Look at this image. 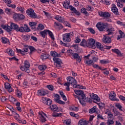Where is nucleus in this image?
Segmentation results:
<instances>
[{"label":"nucleus","instance_id":"1","mask_svg":"<svg viewBox=\"0 0 125 125\" xmlns=\"http://www.w3.org/2000/svg\"><path fill=\"white\" fill-rule=\"evenodd\" d=\"M12 27H14L16 32L24 33V32H30V31H31L26 24H24L23 26H21V27H19L17 24H12Z\"/></svg>","mask_w":125,"mask_h":125},{"label":"nucleus","instance_id":"2","mask_svg":"<svg viewBox=\"0 0 125 125\" xmlns=\"http://www.w3.org/2000/svg\"><path fill=\"white\" fill-rule=\"evenodd\" d=\"M96 27L100 32L106 31L108 24L107 23H103L102 22H99L96 24Z\"/></svg>","mask_w":125,"mask_h":125},{"label":"nucleus","instance_id":"3","mask_svg":"<svg viewBox=\"0 0 125 125\" xmlns=\"http://www.w3.org/2000/svg\"><path fill=\"white\" fill-rule=\"evenodd\" d=\"M47 117V116H46V114L44 113V112L42 111H40L39 112L38 119L40 122H42V123H45V122H46Z\"/></svg>","mask_w":125,"mask_h":125},{"label":"nucleus","instance_id":"4","mask_svg":"<svg viewBox=\"0 0 125 125\" xmlns=\"http://www.w3.org/2000/svg\"><path fill=\"white\" fill-rule=\"evenodd\" d=\"M71 36H74L73 32H70L69 33H66L63 35V41L64 42H71Z\"/></svg>","mask_w":125,"mask_h":125},{"label":"nucleus","instance_id":"5","mask_svg":"<svg viewBox=\"0 0 125 125\" xmlns=\"http://www.w3.org/2000/svg\"><path fill=\"white\" fill-rule=\"evenodd\" d=\"M26 13L31 18H37V14H36V13L32 8L28 9L26 11Z\"/></svg>","mask_w":125,"mask_h":125},{"label":"nucleus","instance_id":"6","mask_svg":"<svg viewBox=\"0 0 125 125\" xmlns=\"http://www.w3.org/2000/svg\"><path fill=\"white\" fill-rule=\"evenodd\" d=\"M13 24L17 25L15 23H11L10 26H8V25H2V28H3L4 30H5V31H7V32H11L12 31V29L15 30L14 27L12 26V25Z\"/></svg>","mask_w":125,"mask_h":125},{"label":"nucleus","instance_id":"7","mask_svg":"<svg viewBox=\"0 0 125 125\" xmlns=\"http://www.w3.org/2000/svg\"><path fill=\"white\" fill-rule=\"evenodd\" d=\"M75 93L77 96H79L80 98H82V99H84V97L85 95L84 93H83V91L81 90H74ZM75 95L74 96H75Z\"/></svg>","mask_w":125,"mask_h":125},{"label":"nucleus","instance_id":"8","mask_svg":"<svg viewBox=\"0 0 125 125\" xmlns=\"http://www.w3.org/2000/svg\"><path fill=\"white\" fill-rule=\"evenodd\" d=\"M87 46L91 48H93L95 46V41L93 39H90L87 41Z\"/></svg>","mask_w":125,"mask_h":125},{"label":"nucleus","instance_id":"9","mask_svg":"<svg viewBox=\"0 0 125 125\" xmlns=\"http://www.w3.org/2000/svg\"><path fill=\"white\" fill-rule=\"evenodd\" d=\"M66 80L68 83L73 85V87L75 85L77 84V81H76V79L71 76L67 77Z\"/></svg>","mask_w":125,"mask_h":125},{"label":"nucleus","instance_id":"10","mask_svg":"<svg viewBox=\"0 0 125 125\" xmlns=\"http://www.w3.org/2000/svg\"><path fill=\"white\" fill-rule=\"evenodd\" d=\"M84 60L85 64H87V65H92L93 63V61L89 59V56H85L84 57Z\"/></svg>","mask_w":125,"mask_h":125},{"label":"nucleus","instance_id":"11","mask_svg":"<svg viewBox=\"0 0 125 125\" xmlns=\"http://www.w3.org/2000/svg\"><path fill=\"white\" fill-rule=\"evenodd\" d=\"M99 15L103 18H109L110 16V13L108 12H99Z\"/></svg>","mask_w":125,"mask_h":125},{"label":"nucleus","instance_id":"12","mask_svg":"<svg viewBox=\"0 0 125 125\" xmlns=\"http://www.w3.org/2000/svg\"><path fill=\"white\" fill-rule=\"evenodd\" d=\"M111 38L108 37V35H104V38H103V42L105 43H110L111 42Z\"/></svg>","mask_w":125,"mask_h":125},{"label":"nucleus","instance_id":"13","mask_svg":"<svg viewBox=\"0 0 125 125\" xmlns=\"http://www.w3.org/2000/svg\"><path fill=\"white\" fill-rule=\"evenodd\" d=\"M48 92L47 91L43 89L39 90L37 92V94L39 96H44L46 95V94H48Z\"/></svg>","mask_w":125,"mask_h":125},{"label":"nucleus","instance_id":"14","mask_svg":"<svg viewBox=\"0 0 125 125\" xmlns=\"http://www.w3.org/2000/svg\"><path fill=\"white\" fill-rule=\"evenodd\" d=\"M47 34L49 35V36L50 37L52 40H53V46H57V44L54 42V35H53V33L51 31H50L49 30L47 29Z\"/></svg>","mask_w":125,"mask_h":125},{"label":"nucleus","instance_id":"15","mask_svg":"<svg viewBox=\"0 0 125 125\" xmlns=\"http://www.w3.org/2000/svg\"><path fill=\"white\" fill-rule=\"evenodd\" d=\"M111 11L114 14L116 15H119V11L118 10V8H117V6L115 4H112L111 5Z\"/></svg>","mask_w":125,"mask_h":125},{"label":"nucleus","instance_id":"16","mask_svg":"<svg viewBox=\"0 0 125 125\" xmlns=\"http://www.w3.org/2000/svg\"><path fill=\"white\" fill-rule=\"evenodd\" d=\"M109 98L113 101H119L118 99H116V94L114 92H111L109 94Z\"/></svg>","mask_w":125,"mask_h":125},{"label":"nucleus","instance_id":"17","mask_svg":"<svg viewBox=\"0 0 125 125\" xmlns=\"http://www.w3.org/2000/svg\"><path fill=\"white\" fill-rule=\"evenodd\" d=\"M16 50L18 53H21V54H24L26 52H28V47H24L23 48L22 50L20 49L16 48Z\"/></svg>","mask_w":125,"mask_h":125},{"label":"nucleus","instance_id":"18","mask_svg":"<svg viewBox=\"0 0 125 125\" xmlns=\"http://www.w3.org/2000/svg\"><path fill=\"white\" fill-rule=\"evenodd\" d=\"M72 56L74 59H76L77 62H78V63H81V61H82V56H79L78 53L73 54Z\"/></svg>","mask_w":125,"mask_h":125},{"label":"nucleus","instance_id":"19","mask_svg":"<svg viewBox=\"0 0 125 125\" xmlns=\"http://www.w3.org/2000/svg\"><path fill=\"white\" fill-rule=\"evenodd\" d=\"M5 88L8 90V92H12V87H11V84L8 83H4Z\"/></svg>","mask_w":125,"mask_h":125},{"label":"nucleus","instance_id":"20","mask_svg":"<svg viewBox=\"0 0 125 125\" xmlns=\"http://www.w3.org/2000/svg\"><path fill=\"white\" fill-rule=\"evenodd\" d=\"M90 97L91 99H92L93 100H95L97 102H100V98L98 97V96L96 94H92L90 95Z\"/></svg>","mask_w":125,"mask_h":125},{"label":"nucleus","instance_id":"21","mask_svg":"<svg viewBox=\"0 0 125 125\" xmlns=\"http://www.w3.org/2000/svg\"><path fill=\"white\" fill-rule=\"evenodd\" d=\"M54 19H56V20H57V21H59V22H61V23H62V22H63L65 20L64 18L59 15H57L55 16Z\"/></svg>","mask_w":125,"mask_h":125},{"label":"nucleus","instance_id":"22","mask_svg":"<svg viewBox=\"0 0 125 125\" xmlns=\"http://www.w3.org/2000/svg\"><path fill=\"white\" fill-rule=\"evenodd\" d=\"M5 12L6 14H7V15H9L10 16L13 15V13H14V12L12 11V9L8 8H6L5 9Z\"/></svg>","mask_w":125,"mask_h":125},{"label":"nucleus","instance_id":"23","mask_svg":"<svg viewBox=\"0 0 125 125\" xmlns=\"http://www.w3.org/2000/svg\"><path fill=\"white\" fill-rule=\"evenodd\" d=\"M96 46L100 50H102V51H103L104 50V47H103V45L101 44V43L99 42H96Z\"/></svg>","mask_w":125,"mask_h":125},{"label":"nucleus","instance_id":"24","mask_svg":"<svg viewBox=\"0 0 125 125\" xmlns=\"http://www.w3.org/2000/svg\"><path fill=\"white\" fill-rule=\"evenodd\" d=\"M6 53H8V55L10 56H13L14 55V52L12 50L11 48H7L5 52Z\"/></svg>","mask_w":125,"mask_h":125},{"label":"nucleus","instance_id":"25","mask_svg":"<svg viewBox=\"0 0 125 125\" xmlns=\"http://www.w3.org/2000/svg\"><path fill=\"white\" fill-rule=\"evenodd\" d=\"M62 5L64 8L68 9V8H69V5H70V0H68L64 1L62 2Z\"/></svg>","mask_w":125,"mask_h":125},{"label":"nucleus","instance_id":"26","mask_svg":"<svg viewBox=\"0 0 125 125\" xmlns=\"http://www.w3.org/2000/svg\"><path fill=\"white\" fill-rule=\"evenodd\" d=\"M87 121L84 119H81L79 120L78 125H87Z\"/></svg>","mask_w":125,"mask_h":125},{"label":"nucleus","instance_id":"27","mask_svg":"<svg viewBox=\"0 0 125 125\" xmlns=\"http://www.w3.org/2000/svg\"><path fill=\"white\" fill-rule=\"evenodd\" d=\"M17 10L18 12H20L22 14L25 13V8L22 6H18L17 7Z\"/></svg>","mask_w":125,"mask_h":125},{"label":"nucleus","instance_id":"28","mask_svg":"<svg viewBox=\"0 0 125 125\" xmlns=\"http://www.w3.org/2000/svg\"><path fill=\"white\" fill-rule=\"evenodd\" d=\"M15 90L18 97H19V98H21V97H22V93H21V91L19 90L18 87H15Z\"/></svg>","mask_w":125,"mask_h":125},{"label":"nucleus","instance_id":"29","mask_svg":"<svg viewBox=\"0 0 125 125\" xmlns=\"http://www.w3.org/2000/svg\"><path fill=\"white\" fill-rule=\"evenodd\" d=\"M114 28L110 27L108 29L106 30V35L107 36H110L113 34V32H114Z\"/></svg>","mask_w":125,"mask_h":125},{"label":"nucleus","instance_id":"30","mask_svg":"<svg viewBox=\"0 0 125 125\" xmlns=\"http://www.w3.org/2000/svg\"><path fill=\"white\" fill-rule=\"evenodd\" d=\"M119 35L118 36L117 40H120V39H123L125 38V33L122 31V30L119 31Z\"/></svg>","mask_w":125,"mask_h":125},{"label":"nucleus","instance_id":"31","mask_svg":"<svg viewBox=\"0 0 125 125\" xmlns=\"http://www.w3.org/2000/svg\"><path fill=\"white\" fill-rule=\"evenodd\" d=\"M111 50L112 52L116 53L118 56H122V53H121V51H120L118 49H112Z\"/></svg>","mask_w":125,"mask_h":125},{"label":"nucleus","instance_id":"32","mask_svg":"<svg viewBox=\"0 0 125 125\" xmlns=\"http://www.w3.org/2000/svg\"><path fill=\"white\" fill-rule=\"evenodd\" d=\"M53 60L55 63H57L58 65H61L62 63L61 60L59 59V58L54 57Z\"/></svg>","mask_w":125,"mask_h":125},{"label":"nucleus","instance_id":"33","mask_svg":"<svg viewBox=\"0 0 125 125\" xmlns=\"http://www.w3.org/2000/svg\"><path fill=\"white\" fill-rule=\"evenodd\" d=\"M50 54L51 55V56H53V57H60V56H61V55H60V54H58L57 53V52H55V51H51L50 52Z\"/></svg>","mask_w":125,"mask_h":125},{"label":"nucleus","instance_id":"34","mask_svg":"<svg viewBox=\"0 0 125 125\" xmlns=\"http://www.w3.org/2000/svg\"><path fill=\"white\" fill-rule=\"evenodd\" d=\"M73 87H75V88H79L80 89H86V87H85V86H83L81 84L76 85L75 84Z\"/></svg>","mask_w":125,"mask_h":125},{"label":"nucleus","instance_id":"35","mask_svg":"<svg viewBox=\"0 0 125 125\" xmlns=\"http://www.w3.org/2000/svg\"><path fill=\"white\" fill-rule=\"evenodd\" d=\"M13 18L15 21H19V14L14 13L13 14Z\"/></svg>","mask_w":125,"mask_h":125},{"label":"nucleus","instance_id":"36","mask_svg":"<svg viewBox=\"0 0 125 125\" xmlns=\"http://www.w3.org/2000/svg\"><path fill=\"white\" fill-rule=\"evenodd\" d=\"M74 97L75 98H77V99L79 100V101L82 105H83L84 104V102L83 101V99H82V98H80L79 96L77 95H74Z\"/></svg>","mask_w":125,"mask_h":125},{"label":"nucleus","instance_id":"37","mask_svg":"<svg viewBox=\"0 0 125 125\" xmlns=\"http://www.w3.org/2000/svg\"><path fill=\"white\" fill-rule=\"evenodd\" d=\"M41 59H42V60H45V59H47L49 58V55L47 54H42L41 55Z\"/></svg>","mask_w":125,"mask_h":125},{"label":"nucleus","instance_id":"38","mask_svg":"<svg viewBox=\"0 0 125 125\" xmlns=\"http://www.w3.org/2000/svg\"><path fill=\"white\" fill-rule=\"evenodd\" d=\"M46 68H47V66L45 65L42 64L39 66V69L40 71H44V70L46 69Z\"/></svg>","mask_w":125,"mask_h":125},{"label":"nucleus","instance_id":"39","mask_svg":"<svg viewBox=\"0 0 125 125\" xmlns=\"http://www.w3.org/2000/svg\"><path fill=\"white\" fill-rule=\"evenodd\" d=\"M81 46H87V42L85 39H83L82 41L80 43Z\"/></svg>","mask_w":125,"mask_h":125},{"label":"nucleus","instance_id":"40","mask_svg":"<svg viewBox=\"0 0 125 125\" xmlns=\"http://www.w3.org/2000/svg\"><path fill=\"white\" fill-rule=\"evenodd\" d=\"M59 93L61 95V96L62 97L63 100L64 101H67V97H66V96L64 94V93L62 91H60L59 92Z\"/></svg>","mask_w":125,"mask_h":125},{"label":"nucleus","instance_id":"41","mask_svg":"<svg viewBox=\"0 0 125 125\" xmlns=\"http://www.w3.org/2000/svg\"><path fill=\"white\" fill-rule=\"evenodd\" d=\"M40 34L42 37V38H45V36L46 35H47V29L41 32H40Z\"/></svg>","mask_w":125,"mask_h":125},{"label":"nucleus","instance_id":"42","mask_svg":"<svg viewBox=\"0 0 125 125\" xmlns=\"http://www.w3.org/2000/svg\"><path fill=\"white\" fill-rule=\"evenodd\" d=\"M50 108L52 111H57L58 110V107L56 104L51 105Z\"/></svg>","mask_w":125,"mask_h":125},{"label":"nucleus","instance_id":"43","mask_svg":"<svg viewBox=\"0 0 125 125\" xmlns=\"http://www.w3.org/2000/svg\"><path fill=\"white\" fill-rule=\"evenodd\" d=\"M43 29H44V25H43V24L40 23L38 25L37 27L38 31H42V30H43Z\"/></svg>","mask_w":125,"mask_h":125},{"label":"nucleus","instance_id":"44","mask_svg":"<svg viewBox=\"0 0 125 125\" xmlns=\"http://www.w3.org/2000/svg\"><path fill=\"white\" fill-rule=\"evenodd\" d=\"M97 107L96 106H93L92 108L90 109L89 112L90 114H93L96 112Z\"/></svg>","mask_w":125,"mask_h":125},{"label":"nucleus","instance_id":"45","mask_svg":"<svg viewBox=\"0 0 125 125\" xmlns=\"http://www.w3.org/2000/svg\"><path fill=\"white\" fill-rule=\"evenodd\" d=\"M29 25L32 29H35L36 28V26H37V23L36 22H30L29 23Z\"/></svg>","mask_w":125,"mask_h":125},{"label":"nucleus","instance_id":"46","mask_svg":"<svg viewBox=\"0 0 125 125\" xmlns=\"http://www.w3.org/2000/svg\"><path fill=\"white\" fill-rule=\"evenodd\" d=\"M14 118H15V120L16 121H18V122H19V120H20V119H21L20 118V115H19V114L17 113H15V114H14Z\"/></svg>","mask_w":125,"mask_h":125},{"label":"nucleus","instance_id":"47","mask_svg":"<svg viewBox=\"0 0 125 125\" xmlns=\"http://www.w3.org/2000/svg\"><path fill=\"white\" fill-rule=\"evenodd\" d=\"M54 101L59 104H65V103L60 100V99H54Z\"/></svg>","mask_w":125,"mask_h":125},{"label":"nucleus","instance_id":"48","mask_svg":"<svg viewBox=\"0 0 125 125\" xmlns=\"http://www.w3.org/2000/svg\"><path fill=\"white\" fill-rule=\"evenodd\" d=\"M69 114L73 118H76V119H78V118H79V115H78L77 114H75V113L74 112H71Z\"/></svg>","mask_w":125,"mask_h":125},{"label":"nucleus","instance_id":"49","mask_svg":"<svg viewBox=\"0 0 125 125\" xmlns=\"http://www.w3.org/2000/svg\"><path fill=\"white\" fill-rule=\"evenodd\" d=\"M115 106H116L119 110L120 111H123V109H122V108H123V106L121 105V104L117 103L115 104Z\"/></svg>","mask_w":125,"mask_h":125},{"label":"nucleus","instance_id":"50","mask_svg":"<svg viewBox=\"0 0 125 125\" xmlns=\"http://www.w3.org/2000/svg\"><path fill=\"white\" fill-rule=\"evenodd\" d=\"M24 64L25 68H26L27 69H28V68H30V63H29L28 61H25Z\"/></svg>","mask_w":125,"mask_h":125},{"label":"nucleus","instance_id":"51","mask_svg":"<svg viewBox=\"0 0 125 125\" xmlns=\"http://www.w3.org/2000/svg\"><path fill=\"white\" fill-rule=\"evenodd\" d=\"M1 39L3 43H7V42H8V39H6V38L2 37Z\"/></svg>","mask_w":125,"mask_h":125},{"label":"nucleus","instance_id":"52","mask_svg":"<svg viewBox=\"0 0 125 125\" xmlns=\"http://www.w3.org/2000/svg\"><path fill=\"white\" fill-rule=\"evenodd\" d=\"M28 48L30 50L29 54H32V53H33V52L36 50V49H35V48L32 46H29Z\"/></svg>","mask_w":125,"mask_h":125},{"label":"nucleus","instance_id":"53","mask_svg":"<svg viewBox=\"0 0 125 125\" xmlns=\"http://www.w3.org/2000/svg\"><path fill=\"white\" fill-rule=\"evenodd\" d=\"M71 111H75V112H78L79 111V108L78 107L72 106L70 108Z\"/></svg>","mask_w":125,"mask_h":125},{"label":"nucleus","instance_id":"54","mask_svg":"<svg viewBox=\"0 0 125 125\" xmlns=\"http://www.w3.org/2000/svg\"><path fill=\"white\" fill-rule=\"evenodd\" d=\"M25 16L22 14H19V20H24Z\"/></svg>","mask_w":125,"mask_h":125},{"label":"nucleus","instance_id":"55","mask_svg":"<svg viewBox=\"0 0 125 125\" xmlns=\"http://www.w3.org/2000/svg\"><path fill=\"white\" fill-rule=\"evenodd\" d=\"M63 124H65L66 125H71V119H66L64 121Z\"/></svg>","mask_w":125,"mask_h":125},{"label":"nucleus","instance_id":"56","mask_svg":"<svg viewBox=\"0 0 125 125\" xmlns=\"http://www.w3.org/2000/svg\"><path fill=\"white\" fill-rule=\"evenodd\" d=\"M99 107L101 109H103V108H104V107H105V104L102 103H97Z\"/></svg>","mask_w":125,"mask_h":125},{"label":"nucleus","instance_id":"57","mask_svg":"<svg viewBox=\"0 0 125 125\" xmlns=\"http://www.w3.org/2000/svg\"><path fill=\"white\" fill-rule=\"evenodd\" d=\"M116 23L118 24V25H120V26H122V27H125V23L123 22H121V21H116Z\"/></svg>","mask_w":125,"mask_h":125},{"label":"nucleus","instance_id":"58","mask_svg":"<svg viewBox=\"0 0 125 125\" xmlns=\"http://www.w3.org/2000/svg\"><path fill=\"white\" fill-rule=\"evenodd\" d=\"M106 125H114V121H113L112 120H111V119H109L107 121Z\"/></svg>","mask_w":125,"mask_h":125},{"label":"nucleus","instance_id":"59","mask_svg":"<svg viewBox=\"0 0 125 125\" xmlns=\"http://www.w3.org/2000/svg\"><path fill=\"white\" fill-rule=\"evenodd\" d=\"M81 12L82 13H83L84 14H85V15H88V13L86 11V9L84 8H82L81 9Z\"/></svg>","mask_w":125,"mask_h":125},{"label":"nucleus","instance_id":"60","mask_svg":"<svg viewBox=\"0 0 125 125\" xmlns=\"http://www.w3.org/2000/svg\"><path fill=\"white\" fill-rule=\"evenodd\" d=\"M54 24L55 25H56L58 27H59L60 29H63V25H62V24L61 23H59L57 22H55Z\"/></svg>","mask_w":125,"mask_h":125},{"label":"nucleus","instance_id":"61","mask_svg":"<svg viewBox=\"0 0 125 125\" xmlns=\"http://www.w3.org/2000/svg\"><path fill=\"white\" fill-rule=\"evenodd\" d=\"M9 101L11 102H12L13 103H14L15 102H16V99L14 98L13 97H10L9 98Z\"/></svg>","mask_w":125,"mask_h":125},{"label":"nucleus","instance_id":"62","mask_svg":"<svg viewBox=\"0 0 125 125\" xmlns=\"http://www.w3.org/2000/svg\"><path fill=\"white\" fill-rule=\"evenodd\" d=\"M117 5L118 6V7H124V5L122 3H121V2H120V0H117Z\"/></svg>","mask_w":125,"mask_h":125},{"label":"nucleus","instance_id":"63","mask_svg":"<svg viewBox=\"0 0 125 125\" xmlns=\"http://www.w3.org/2000/svg\"><path fill=\"white\" fill-rule=\"evenodd\" d=\"M3 1L6 3L7 5H9L12 2L11 0H3Z\"/></svg>","mask_w":125,"mask_h":125},{"label":"nucleus","instance_id":"64","mask_svg":"<svg viewBox=\"0 0 125 125\" xmlns=\"http://www.w3.org/2000/svg\"><path fill=\"white\" fill-rule=\"evenodd\" d=\"M100 63L103 64H107V63H108V62L105 60H100Z\"/></svg>","mask_w":125,"mask_h":125}]
</instances>
